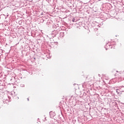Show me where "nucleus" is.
<instances>
[{
	"label": "nucleus",
	"mask_w": 124,
	"mask_h": 124,
	"mask_svg": "<svg viewBox=\"0 0 124 124\" xmlns=\"http://www.w3.org/2000/svg\"><path fill=\"white\" fill-rule=\"evenodd\" d=\"M73 22H76V20L75 19H73Z\"/></svg>",
	"instance_id": "obj_1"
},
{
	"label": "nucleus",
	"mask_w": 124,
	"mask_h": 124,
	"mask_svg": "<svg viewBox=\"0 0 124 124\" xmlns=\"http://www.w3.org/2000/svg\"><path fill=\"white\" fill-rule=\"evenodd\" d=\"M51 114H52V113H50V115H51Z\"/></svg>",
	"instance_id": "obj_2"
}]
</instances>
